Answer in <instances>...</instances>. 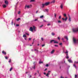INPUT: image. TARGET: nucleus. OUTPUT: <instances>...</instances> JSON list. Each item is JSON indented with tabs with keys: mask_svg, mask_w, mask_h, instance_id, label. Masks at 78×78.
I'll use <instances>...</instances> for the list:
<instances>
[{
	"mask_svg": "<svg viewBox=\"0 0 78 78\" xmlns=\"http://www.w3.org/2000/svg\"><path fill=\"white\" fill-rule=\"evenodd\" d=\"M31 7H32V5H26L25 6V7H24V9H26L27 8L28 9L29 8H31Z\"/></svg>",
	"mask_w": 78,
	"mask_h": 78,
	"instance_id": "1",
	"label": "nucleus"
},
{
	"mask_svg": "<svg viewBox=\"0 0 78 78\" xmlns=\"http://www.w3.org/2000/svg\"><path fill=\"white\" fill-rule=\"evenodd\" d=\"M50 4V2H47L45 3V4H42L43 7H44V6H48Z\"/></svg>",
	"mask_w": 78,
	"mask_h": 78,
	"instance_id": "2",
	"label": "nucleus"
},
{
	"mask_svg": "<svg viewBox=\"0 0 78 78\" xmlns=\"http://www.w3.org/2000/svg\"><path fill=\"white\" fill-rule=\"evenodd\" d=\"M53 42H54V44H56V43H57V44H58V42L56 41H55V40H51L50 42V43H52Z\"/></svg>",
	"mask_w": 78,
	"mask_h": 78,
	"instance_id": "3",
	"label": "nucleus"
},
{
	"mask_svg": "<svg viewBox=\"0 0 78 78\" xmlns=\"http://www.w3.org/2000/svg\"><path fill=\"white\" fill-rule=\"evenodd\" d=\"M73 41L74 44H76V42H77V40H76V39L73 38Z\"/></svg>",
	"mask_w": 78,
	"mask_h": 78,
	"instance_id": "4",
	"label": "nucleus"
},
{
	"mask_svg": "<svg viewBox=\"0 0 78 78\" xmlns=\"http://www.w3.org/2000/svg\"><path fill=\"white\" fill-rule=\"evenodd\" d=\"M68 19V18H67V17H66V18L65 19L64 18H62V20H65V22H66V21H67V20Z\"/></svg>",
	"mask_w": 78,
	"mask_h": 78,
	"instance_id": "5",
	"label": "nucleus"
},
{
	"mask_svg": "<svg viewBox=\"0 0 78 78\" xmlns=\"http://www.w3.org/2000/svg\"><path fill=\"white\" fill-rule=\"evenodd\" d=\"M61 9H63V4H62L60 6Z\"/></svg>",
	"mask_w": 78,
	"mask_h": 78,
	"instance_id": "6",
	"label": "nucleus"
},
{
	"mask_svg": "<svg viewBox=\"0 0 78 78\" xmlns=\"http://www.w3.org/2000/svg\"><path fill=\"white\" fill-rule=\"evenodd\" d=\"M29 30L31 31H32V32H33V27H30V28Z\"/></svg>",
	"mask_w": 78,
	"mask_h": 78,
	"instance_id": "7",
	"label": "nucleus"
},
{
	"mask_svg": "<svg viewBox=\"0 0 78 78\" xmlns=\"http://www.w3.org/2000/svg\"><path fill=\"white\" fill-rule=\"evenodd\" d=\"M2 53L3 54H4V55H6V52H5V51H2Z\"/></svg>",
	"mask_w": 78,
	"mask_h": 78,
	"instance_id": "8",
	"label": "nucleus"
},
{
	"mask_svg": "<svg viewBox=\"0 0 78 78\" xmlns=\"http://www.w3.org/2000/svg\"><path fill=\"white\" fill-rule=\"evenodd\" d=\"M68 61L70 63H72L73 62L72 61V60L70 59H68Z\"/></svg>",
	"mask_w": 78,
	"mask_h": 78,
	"instance_id": "9",
	"label": "nucleus"
},
{
	"mask_svg": "<svg viewBox=\"0 0 78 78\" xmlns=\"http://www.w3.org/2000/svg\"><path fill=\"white\" fill-rule=\"evenodd\" d=\"M64 37L65 39H66L67 41H68L69 40V39H68V37H67V36H65Z\"/></svg>",
	"mask_w": 78,
	"mask_h": 78,
	"instance_id": "10",
	"label": "nucleus"
},
{
	"mask_svg": "<svg viewBox=\"0 0 78 78\" xmlns=\"http://www.w3.org/2000/svg\"><path fill=\"white\" fill-rule=\"evenodd\" d=\"M5 3L6 5L8 4V2L7 1H5Z\"/></svg>",
	"mask_w": 78,
	"mask_h": 78,
	"instance_id": "11",
	"label": "nucleus"
},
{
	"mask_svg": "<svg viewBox=\"0 0 78 78\" xmlns=\"http://www.w3.org/2000/svg\"><path fill=\"white\" fill-rule=\"evenodd\" d=\"M73 31L74 33H76V32H77L76 29H75L73 30Z\"/></svg>",
	"mask_w": 78,
	"mask_h": 78,
	"instance_id": "12",
	"label": "nucleus"
},
{
	"mask_svg": "<svg viewBox=\"0 0 78 78\" xmlns=\"http://www.w3.org/2000/svg\"><path fill=\"white\" fill-rule=\"evenodd\" d=\"M54 52H55V50H52V51H51V54H53V53H54Z\"/></svg>",
	"mask_w": 78,
	"mask_h": 78,
	"instance_id": "13",
	"label": "nucleus"
},
{
	"mask_svg": "<svg viewBox=\"0 0 78 78\" xmlns=\"http://www.w3.org/2000/svg\"><path fill=\"white\" fill-rule=\"evenodd\" d=\"M69 22H70V21H71V18H70V16H69Z\"/></svg>",
	"mask_w": 78,
	"mask_h": 78,
	"instance_id": "14",
	"label": "nucleus"
},
{
	"mask_svg": "<svg viewBox=\"0 0 78 78\" xmlns=\"http://www.w3.org/2000/svg\"><path fill=\"white\" fill-rule=\"evenodd\" d=\"M3 8H5L6 7V5H3Z\"/></svg>",
	"mask_w": 78,
	"mask_h": 78,
	"instance_id": "15",
	"label": "nucleus"
},
{
	"mask_svg": "<svg viewBox=\"0 0 78 78\" xmlns=\"http://www.w3.org/2000/svg\"><path fill=\"white\" fill-rule=\"evenodd\" d=\"M55 1L54 0L52 1V2H51V3H55Z\"/></svg>",
	"mask_w": 78,
	"mask_h": 78,
	"instance_id": "16",
	"label": "nucleus"
},
{
	"mask_svg": "<svg viewBox=\"0 0 78 78\" xmlns=\"http://www.w3.org/2000/svg\"><path fill=\"white\" fill-rule=\"evenodd\" d=\"M35 29H36V27H35V26H33V30H34Z\"/></svg>",
	"mask_w": 78,
	"mask_h": 78,
	"instance_id": "17",
	"label": "nucleus"
},
{
	"mask_svg": "<svg viewBox=\"0 0 78 78\" xmlns=\"http://www.w3.org/2000/svg\"><path fill=\"white\" fill-rule=\"evenodd\" d=\"M43 17H44V15H42L40 16V18H41V19H42V18H43Z\"/></svg>",
	"mask_w": 78,
	"mask_h": 78,
	"instance_id": "18",
	"label": "nucleus"
},
{
	"mask_svg": "<svg viewBox=\"0 0 78 78\" xmlns=\"http://www.w3.org/2000/svg\"><path fill=\"white\" fill-rule=\"evenodd\" d=\"M23 37H27V36H26V35H25V34H24Z\"/></svg>",
	"mask_w": 78,
	"mask_h": 78,
	"instance_id": "19",
	"label": "nucleus"
},
{
	"mask_svg": "<svg viewBox=\"0 0 78 78\" xmlns=\"http://www.w3.org/2000/svg\"><path fill=\"white\" fill-rule=\"evenodd\" d=\"M20 18H19L18 19H16V20L17 21H19V20H20Z\"/></svg>",
	"mask_w": 78,
	"mask_h": 78,
	"instance_id": "20",
	"label": "nucleus"
},
{
	"mask_svg": "<svg viewBox=\"0 0 78 78\" xmlns=\"http://www.w3.org/2000/svg\"><path fill=\"white\" fill-rule=\"evenodd\" d=\"M58 23H61V21L60 20L58 21Z\"/></svg>",
	"mask_w": 78,
	"mask_h": 78,
	"instance_id": "21",
	"label": "nucleus"
},
{
	"mask_svg": "<svg viewBox=\"0 0 78 78\" xmlns=\"http://www.w3.org/2000/svg\"><path fill=\"white\" fill-rule=\"evenodd\" d=\"M35 0H31L30 1V2H34Z\"/></svg>",
	"mask_w": 78,
	"mask_h": 78,
	"instance_id": "22",
	"label": "nucleus"
},
{
	"mask_svg": "<svg viewBox=\"0 0 78 78\" xmlns=\"http://www.w3.org/2000/svg\"><path fill=\"white\" fill-rule=\"evenodd\" d=\"M61 19V16H59L58 17V19Z\"/></svg>",
	"mask_w": 78,
	"mask_h": 78,
	"instance_id": "23",
	"label": "nucleus"
},
{
	"mask_svg": "<svg viewBox=\"0 0 78 78\" xmlns=\"http://www.w3.org/2000/svg\"><path fill=\"white\" fill-rule=\"evenodd\" d=\"M54 16H55V18H56V14L55 13H54Z\"/></svg>",
	"mask_w": 78,
	"mask_h": 78,
	"instance_id": "24",
	"label": "nucleus"
},
{
	"mask_svg": "<svg viewBox=\"0 0 78 78\" xmlns=\"http://www.w3.org/2000/svg\"><path fill=\"white\" fill-rule=\"evenodd\" d=\"M51 34L52 35V36H55V33H52Z\"/></svg>",
	"mask_w": 78,
	"mask_h": 78,
	"instance_id": "25",
	"label": "nucleus"
},
{
	"mask_svg": "<svg viewBox=\"0 0 78 78\" xmlns=\"http://www.w3.org/2000/svg\"><path fill=\"white\" fill-rule=\"evenodd\" d=\"M73 66L75 67V68H76V66L75 65V64H74L73 65Z\"/></svg>",
	"mask_w": 78,
	"mask_h": 78,
	"instance_id": "26",
	"label": "nucleus"
},
{
	"mask_svg": "<svg viewBox=\"0 0 78 78\" xmlns=\"http://www.w3.org/2000/svg\"><path fill=\"white\" fill-rule=\"evenodd\" d=\"M12 68H11L10 69V70H9V71H10V72H11V70H12Z\"/></svg>",
	"mask_w": 78,
	"mask_h": 78,
	"instance_id": "27",
	"label": "nucleus"
},
{
	"mask_svg": "<svg viewBox=\"0 0 78 78\" xmlns=\"http://www.w3.org/2000/svg\"><path fill=\"white\" fill-rule=\"evenodd\" d=\"M77 76H77V75H75V78H76Z\"/></svg>",
	"mask_w": 78,
	"mask_h": 78,
	"instance_id": "28",
	"label": "nucleus"
},
{
	"mask_svg": "<svg viewBox=\"0 0 78 78\" xmlns=\"http://www.w3.org/2000/svg\"><path fill=\"white\" fill-rule=\"evenodd\" d=\"M63 16H64V17H66L67 16V15H66V14H64L63 15Z\"/></svg>",
	"mask_w": 78,
	"mask_h": 78,
	"instance_id": "29",
	"label": "nucleus"
},
{
	"mask_svg": "<svg viewBox=\"0 0 78 78\" xmlns=\"http://www.w3.org/2000/svg\"><path fill=\"white\" fill-rule=\"evenodd\" d=\"M42 63H43V62H39V64H42Z\"/></svg>",
	"mask_w": 78,
	"mask_h": 78,
	"instance_id": "30",
	"label": "nucleus"
},
{
	"mask_svg": "<svg viewBox=\"0 0 78 78\" xmlns=\"http://www.w3.org/2000/svg\"><path fill=\"white\" fill-rule=\"evenodd\" d=\"M74 63H75L76 64H78V61H77V62L75 61L74 62Z\"/></svg>",
	"mask_w": 78,
	"mask_h": 78,
	"instance_id": "31",
	"label": "nucleus"
},
{
	"mask_svg": "<svg viewBox=\"0 0 78 78\" xmlns=\"http://www.w3.org/2000/svg\"><path fill=\"white\" fill-rule=\"evenodd\" d=\"M46 12H48V9H45Z\"/></svg>",
	"mask_w": 78,
	"mask_h": 78,
	"instance_id": "32",
	"label": "nucleus"
},
{
	"mask_svg": "<svg viewBox=\"0 0 78 78\" xmlns=\"http://www.w3.org/2000/svg\"><path fill=\"white\" fill-rule=\"evenodd\" d=\"M50 72V71H48V73H47V74H48V75H49V74H50V73H49V72Z\"/></svg>",
	"mask_w": 78,
	"mask_h": 78,
	"instance_id": "33",
	"label": "nucleus"
},
{
	"mask_svg": "<svg viewBox=\"0 0 78 78\" xmlns=\"http://www.w3.org/2000/svg\"><path fill=\"white\" fill-rule=\"evenodd\" d=\"M11 59H10L9 61V62L10 63L11 62Z\"/></svg>",
	"mask_w": 78,
	"mask_h": 78,
	"instance_id": "34",
	"label": "nucleus"
},
{
	"mask_svg": "<svg viewBox=\"0 0 78 78\" xmlns=\"http://www.w3.org/2000/svg\"><path fill=\"white\" fill-rule=\"evenodd\" d=\"M76 29L77 31V32H78V28H76Z\"/></svg>",
	"mask_w": 78,
	"mask_h": 78,
	"instance_id": "35",
	"label": "nucleus"
},
{
	"mask_svg": "<svg viewBox=\"0 0 78 78\" xmlns=\"http://www.w3.org/2000/svg\"><path fill=\"white\" fill-rule=\"evenodd\" d=\"M35 65H34V67H33L34 69H35Z\"/></svg>",
	"mask_w": 78,
	"mask_h": 78,
	"instance_id": "36",
	"label": "nucleus"
},
{
	"mask_svg": "<svg viewBox=\"0 0 78 78\" xmlns=\"http://www.w3.org/2000/svg\"><path fill=\"white\" fill-rule=\"evenodd\" d=\"M43 27V25H41L40 27V28H41V27Z\"/></svg>",
	"mask_w": 78,
	"mask_h": 78,
	"instance_id": "37",
	"label": "nucleus"
},
{
	"mask_svg": "<svg viewBox=\"0 0 78 78\" xmlns=\"http://www.w3.org/2000/svg\"><path fill=\"white\" fill-rule=\"evenodd\" d=\"M26 34H27V35H28V36H29V34L27 33H25Z\"/></svg>",
	"mask_w": 78,
	"mask_h": 78,
	"instance_id": "38",
	"label": "nucleus"
},
{
	"mask_svg": "<svg viewBox=\"0 0 78 78\" xmlns=\"http://www.w3.org/2000/svg\"><path fill=\"white\" fill-rule=\"evenodd\" d=\"M44 46H45V44H43L42 45V47H44Z\"/></svg>",
	"mask_w": 78,
	"mask_h": 78,
	"instance_id": "39",
	"label": "nucleus"
},
{
	"mask_svg": "<svg viewBox=\"0 0 78 78\" xmlns=\"http://www.w3.org/2000/svg\"><path fill=\"white\" fill-rule=\"evenodd\" d=\"M51 24H50V23H49V24H47V25H48V26H50V25H51Z\"/></svg>",
	"mask_w": 78,
	"mask_h": 78,
	"instance_id": "40",
	"label": "nucleus"
},
{
	"mask_svg": "<svg viewBox=\"0 0 78 78\" xmlns=\"http://www.w3.org/2000/svg\"><path fill=\"white\" fill-rule=\"evenodd\" d=\"M46 67H48V64H46V66H45Z\"/></svg>",
	"mask_w": 78,
	"mask_h": 78,
	"instance_id": "41",
	"label": "nucleus"
},
{
	"mask_svg": "<svg viewBox=\"0 0 78 78\" xmlns=\"http://www.w3.org/2000/svg\"><path fill=\"white\" fill-rule=\"evenodd\" d=\"M65 53H66V54H67L68 53V52L67 51L65 52Z\"/></svg>",
	"mask_w": 78,
	"mask_h": 78,
	"instance_id": "42",
	"label": "nucleus"
},
{
	"mask_svg": "<svg viewBox=\"0 0 78 78\" xmlns=\"http://www.w3.org/2000/svg\"><path fill=\"white\" fill-rule=\"evenodd\" d=\"M18 14H20V11L18 12Z\"/></svg>",
	"mask_w": 78,
	"mask_h": 78,
	"instance_id": "43",
	"label": "nucleus"
},
{
	"mask_svg": "<svg viewBox=\"0 0 78 78\" xmlns=\"http://www.w3.org/2000/svg\"><path fill=\"white\" fill-rule=\"evenodd\" d=\"M5 58L6 59H8V57H5Z\"/></svg>",
	"mask_w": 78,
	"mask_h": 78,
	"instance_id": "44",
	"label": "nucleus"
},
{
	"mask_svg": "<svg viewBox=\"0 0 78 78\" xmlns=\"http://www.w3.org/2000/svg\"><path fill=\"white\" fill-rule=\"evenodd\" d=\"M69 56H67L66 57V59H69Z\"/></svg>",
	"mask_w": 78,
	"mask_h": 78,
	"instance_id": "45",
	"label": "nucleus"
},
{
	"mask_svg": "<svg viewBox=\"0 0 78 78\" xmlns=\"http://www.w3.org/2000/svg\"><path fill=\"white\" fill-rule=\"evenodd\" d=\"M41 39L42 41H44V38H41Z\"/></svg>",
	"mask_w": 78,
	"mask_h": 78,
	"instance_id": "46",
	"label": "nucleus"
},
{
	"mask_svg": "<svg viewBox=\"0 0 78 78\" xmlns=\"http://www.w3.org/2000/svg\"><path fill=\"white\" fill-rule=\"evenodd\" d=\"M48 74H47L46 76H48Z\"/></svg>",
	"mask_w": 78,
	"mask_h": 78,
	"instance_id": "47",
	"label": "nucleus"
},
{
	"mask_svg": "<svg viewBox=\"0 0 78 78\" xmlns=\"http://www.w3.org/2000/svg\"><path fill=\"white\" fill-rule=\"evenodd\" d=\"M34 50L35 51H37V52H38V51H39L38 50H37V49H35Z\"/></svg>",
	"mask_w": 78,
	"mask_h": 78,
	"instance_id": "48",
	"label": "nucleus"
},
{
	"mask_svg": "<svg viewBox=\"0 0 78 78\" xmlns=\"http://www.w3.org/2000/svg\"><path fill=\"white\" fill-rule=\"evenodd\" d=\"M58 40H60V37H58Z\"/></svg>",
	"mask_w": 78,
	"mask_h": 78,
	"instance_id": "49",
	"label": "nucleus"
},
{
	"mask_svg": "<svg viewBox=\"0 0 78 78\" xmlns=\"http://www.w3.org/2000/svg\"><path fill=\"white\" fill-rule=\"evenodd\" d=\"M16 27H18V26H19V24H16Z\"/></svg>",
	"mask_w": 78,
	"mask_h": 78,
	"instance_id": "50",
	"label": "nucleus"
},
{
	"mask_svg": "<svg viewBox=\"0 0 78 78\" xmlns=\"http://www.w3.org/2000/svg\"><path fill=\"white\" fill-rule=\"evenodd\" d=\"M62 43H61L59 44V45H62Z\"/></svg>",
	"mask_w": 78,
	"mask_h": 78,
	"instance_id": "51",
	"label": "nucleus"
},
{
	"mask_svg": "<svg viewBox=\"0 0 78 78\" xmlns=\"http://www.w3.org/2000/svg\"><path fill=\"white\" fill-rule=\"evenodd\" d=\"M37 19H36L34 20V21H37Z\"/></svg>",
	"mask_w": 78,
	"mask_h": 78,
	"instance_id": "52",
	"label": "nucleus"
},
{
	"mask_svg": "<svg viewBox=\"0 0 78 78\" xmlns=\"http://www.w3.org/2000/svg\"><path fill=\"white\" fill-rule=\"evenodd\" d=\"M55 47H58V45H55Z\"/></svg>",
	"mask_w": 78,
	"mask_h": 78,
	"instance_id": "53",
	"label": "nucleus"
},
{
	"mask_svg": "<svg viewBox=\"0 0 78 78\" xmlns=\"http://www.w3.org/2000/svg\"><path fill=\"white\" fill-rule=\"evenodd\" d=\"M13 25V22L12 21V25Z\"/></svg>",
	"mask_w": 78,
	"mask_h": 78,
	"instance_id": "54",
	"label": "nucleus"
},
{
	"mask_svg": "<svg viewBox=\"0 0 78 78\" xmlns=\"http://www.w3.org/2000/svg\"><path fill=\"white\" fill-rule=\"evenodd\" d=\"M37 73H38V74H39V70H37Z\"/></svg>",
	"mask_w": 78,
	"mask_h": 78,
	"instance_id": "55",
	"label": "nucleus"
},
{
	"mask_svg": "<svg viewBox=\"0 0 78 78\" xmlns=\"http://www.w3.org/2000/svg\"><path fill=\"white\" fill-rule=\"evenodd\" d=\"M29 73L28 72H26V74H27V73Z\"/></svg>",
	"mask_w": 78,
	"mask_h": 78,
	"instance_id": "56",
	"label": "nucleus"
},
{
	"mask_svg": "<svg viewBox=\"0 0 78 78\" xmlns=\"http://www.w3.org/2000/svg\"><path fill=\"white\" fill-rule=\"evenodd\" d=\"M44 75H46V73H44Z\"/></svg>",
	"mask_w": 78,
	"mask_h": 78,
	"instance_id": "57",
	"label": "nucleus"
},
{
	"mask_svg": "<svg viewBox=\"0 0 78 78\" xmlns=\"http://www.w3.org/2000/svg\"><path fill=\"white\" fill-rule=\"evenodd\" d=\"M37 75V73H35L34 74V75Z\"/></svg>",
	"mask_w": 78,
	"mask_h": 78,
	"instance_id": "58",
	"label": "nucleus"
},
{
	"mask_svg": "<svg viewBox=\"0 0 78 78\" xmlns=\"http://www.w3.org/2000/svg\"><path fill=\"white\" fill-rule=\"evenodd\" d=\"M43 21H44V22H46V21L45 20H44Z\"/></svg>",
	"mask_w": 78,
	"mask_h": 78,
	"instance_id": "59",
	"label": "nucleus"
},
{
	"mask_svg": "<svg viewBox=\"0 0 78 78\" xmlns=\"http://www.w3.org/2000/svg\"><path fill=\"white\" fill-rule=\"evenodd\" d=\"M77 42L78 43V39L77 40Z\"/></svg>",
	"mask_w": 78,
	"mask_h": 78,
	"instance_id": "60",
	"label": "nucleus"
},
{
	"mask_svg": "<svg viewBox=\"0 0 78 78\" xmlns=\"http://www.w3.org/2000/svg\"><path fill=\"white\" fill-rule=\"evenodd\" d=\"M37 12H38V11H37L36 12V13H37Z\"/></svg>",
	"mask_w": 78,
	"mask_h": 78,
	"instance_id": "61",
	"label": "nucleus"
},
{
	"mask_svg": "<svg viewBox=\"0 0 78 78\" xmlns=\"http://www.w3.org/2000/svg\"><path fill=\"white\" fill-rule=\"evenodd\" d=\"M61 78H64L62 77V76H61Z\"/></svg>",
	"mask_w": 78,
	"mask_h": 78,
	"instance_id": "62",
	"label": "nucleus"
},
{
	"mask_svg": "<svg viewBox=\"0 0 78 78\" xmlns=\"http://www.w3.org/2000/svg\"><path fill=\"white\" fill-rule=\"evenodd\" d=\"M31 38H29V40H31Z\"/></svg>",
	"mask_w": 78,
	"mask_h": 78,
	"instance_id": "63",
	"label": "nucleus"
},
{
	"mask_svg": "<svg viewBox=\"0 0 78 78\" xmlns=\"http://www.w3.org/2000/svg\"><path fill=\"white\" fill-rule=\"evenodd\" d=\"M66 56H68V53L66 54Z\"/></svg>",
	"mask_w": 78,
	"mask_h": 78,
	"instance_id": "64",
	"label": "nucleus"
}]
</instances>
